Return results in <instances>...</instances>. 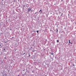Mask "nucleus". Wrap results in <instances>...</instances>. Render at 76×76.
Here are the masks:
<instances>
[{"mask_svg":"<svg viewBox=\"0 0 76 76\" xmlns=\"http://www.w3.org/2000/svg\"><path fill=\"white\" fill-rule=\"evenodd\" d=\"M12 38H13V37H12Z\"/></svg>","mask_w":76,"mask_h":76,"instance_id":"nucleus-16","label":"nucleus"},{"mask_svg":"<svg viewBox=\"0 0 76 76\" xmlns=\"http://www.w3.org/2000/svg\"><path fill=\"white\" fill-rule=\"evenodd\" d=\"M4 51L5 52V49H4Z\"/></svg>","mask_w":76,"mask_h":76,"instance_id":"nucleus-8","label":"nucleus"},{"mask_svg":"<svg viewBox=\"0 0 76 76\" xmlns=\"http://www.w3.org/2000/svg\"><path fill=\"white\" fill-rule=\"evenodd\" d=\"M71 44H72V42H71V43H70Z\"/></svg>","mask_w":76,"mask_h":76,"instance_id":"nucleus-11","label":"nucleus"},{"mask_svg":"<svg viewBox=\"0 0 76 76\" xmlns=\"http://www.w3.org/2000/svg\"><path fill=\"white\" fill-rule=\"evenodd\" d=\"M35 14H36V13H35Z\"/></svg>","mask_w":76,"mask_h":76,"instance_id":"nucleus-17","label":"nucleus"},{"mask_svg":"<svg viewBox=\"0 0 76 76\" xmlns=\"http://www.w3.org/2000/svg\"><path fill=\"white\" fill-rule=\"evenodd\" d=\"M63 1V0H62L61 1Z\"/></svg>","mask_w":76,"mask_h":76,"instance_id":"nucleus-13","label":"nucleus"},{"mask_svg":"<svg viewBox=\"0 0 76 76\" xmlns=\"http://www.w3.org/2000/svg\"><path fill=\"white\" fill-rule=\"evenodd\" d=\"M70 40H69V43H71L70 42Z\"/></svg>","mask_w":76,"mask_h":76,"instance_id":"nucleus-6","label":"nucleus"},{"mask_svg":"<svg viewBox=\"0 0 76 76\" xmlns=\"http://www.w3.org/2000/svg\"><path fill=\"white\" fill-rule=\"evenodd\" d=\"M33 52H34V50H33Z\"/></svg>","mask_w":76,"mask_h":76,"instance_id":"nucleus-12","label":"nucleus"},{"mask_svg":"<svg viewBox=\"0 0 76 76\" xmlns=\"http://www.w3.org/2000/svg\"><path fill=\"white\" fill-rule=\"evenodd\" d=\"M51 54H52V55H53V54H54V53H51Z\"/></svg>","mask_w":76,"mask_h":76,"instance_id":"nucleus-5","label":"nucleus"},{"mask_svg":"<svg viewBox=\"0 0 76 76\" xmlns=\"http://www.w3.org/2000/svg\"><path fill=\"white\" fill-rule=\"evenodd\" d=\"M56 32L57 33V32H58V29H56Z\"/></svg>","mask_w":76,"mask_h":76,"instance_id":"nucleus-2","label":"nucleus"},{"mask_svg":"<svg viewBox=\"0 0 76 76\" xmlns=\"http://www.w3.org/2000/svg\"><path fill=\"white\" fill-rule=\"evenodd\" d=\"M36 51V50H34V51Z\"/></svg>","mask_w":76,"mask_h":76,"instance_id":"nucleus-15","label":"nucleus"},{"mask_svg":"<svg viewBox=\"0 0 76 76\" xmlns=\"http://www.w3.org/2000/svg\"><path fill=\"white\" fill-rule=\"evenodd\" d=\"M57 42H58V40H57Z\"/></svg>","mask_w":76,"mask_h":76,"instance_id":"nucleus-7","label":"nucleus"},{"mask_svg":"<svg viewBox=\"0 0 76 76\" xmlns=\"http://www.w3.org/2000/svg\"><path fill=\"white\" fill-rule=\"evenodd\" d=\"M40 14H41V13H40Z\"/></svg>","mask_w":76,"mask_h":76,"instance_id":"nucleus-18","label":"nucleus"},{"mask_svg":"<svg viewBox=\"0 0 76 76\" xmlns=\"http://www.w3.org/2000/svg\"><path fill=\"white\" fill-rule=\"evenodd\" d=\"M34 34H32V36H34Z\"/></svg>","mask_w":76,"mask_h":76,"instance_id":"nucleus-3","label":"nucleus"},{"mask_svg":"<svg viewBox=\"0 0 76 76\" xmlns=\"http://www.w3.org/2000/svg\"><path fill=\"white\" fill-rule=\"evenodd\" d=\"M10 31H12V28H10Z\"/></svg>","mask_w":76,"mask_h":76,"instance_id":"nucleus-10","label":"nucleus"},{"mask_svg":"<svg viewBox=\"0 0 76 76\" xmlns=\"http://www.w3.org/2000/svg\"><path fill=\"white\" fill-rule=\"evenodd\" d=\"M38 32H39V31H37V34H38Z\"/></svg>","mask_w":76,"mask_h":76,"instance_id":"nucleus-4","label":"nucleus"},{"mask_svg":"<svg viewBox=\"0 0 76 76\" xmlns=\"http://www.w3.org/2000/svg\"><path fill=\"white\" fill-rule=\"evenodd\" d=\"M18 76H20V75H18Z\"/></svg>","mask_w":76,"mask_h":76,"instance_id":"nucleus-14","label":"nucleus"},{"mask_svg":"<svg viewBox=\"0 0 76 76\" xmlns=\"http://www.w3.org/2000/svg\"><path fill=\"white\" fill-rule=\"evenodd\" d=\"M31 10V9H30V8H28V11H27V12H29L30 11V10Z\"/></svg>","mask_w":76,"mask_h":76,"instance_id":"nucleus-1","label":"nucleus"},{"mask_svg":"<svg viewBox=\"0 0 76 76\" xmlns=\"http://www.w3.org/2000/svg\"><path fill=\"white\" fill-rule=\"evenodd\" d=\"M41 10H40V11H39V12H40V11L42 12V11H41Z\"/></svg>","mask_w":76,"mask_h":76,"instance_id":"nucleus-9","label":"nucleus"}]
</instances>
